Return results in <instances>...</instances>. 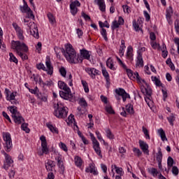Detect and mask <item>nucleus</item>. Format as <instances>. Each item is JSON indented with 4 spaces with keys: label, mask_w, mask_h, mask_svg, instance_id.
<instances>
[{
    "label": "nucleus",
    "mask_w": 179,
    "mask_h": 179,
    "mask_svg": "<svg viewBox=\"0 0 179 179\" xmlns=\"http://www.w3.org/2000/svg\"><path fill=\"white\" fill-rule=\"evenodd\" d=\"M65 50L64 48L62 49V52L70 64H82V57H80L79 54L76 53L72 45L68 44L65 46Z\"/></svg>",
    "instance_id": "nucleus-1"
},
{
    "label": "nucleus",
    "mask_w": 179,
    "mask_h": 179,
    "mask_svg": "<svg viewBox=\"0 0 179 179\" xmlns=\"http://www.w3.org/2000/svg\"><path fill=\"white\" fill-rule=\"evenodd\" d=\"M11 47L13 50H15L17 54L20 57V58H22L23 61L27 59V55L20 52L22 50L24 51V52H27V51H29V48L25 45L24 43H22L19 41H13L11 43Z\"/></svg>",
    "instance_id": "nucleus-2"
},
{
    "label": "nucleus",
    "mask_w": 179,
    "mask_h": 179,
    "mask_svg": "<svg viewBox=\"0 0 179 179\" xmlns=\"http://www.w3.org/2000/svg\"><path fill=\"white\" fill-rule=\"evenodd\" d=\"M58 87L64 91L59 92V96L62 99L64 100H69V101H72L73 100V95L71 92V88L68 87V85L64 83V81H59L58 82Z\"/></svg>",
    "instance_id": "nucleus-3"
},
{
    "label": "nucleus",
    "mask_w": 179,
    "mask_h": 179,
    "mask_svg": "<svg viewBox=\"0 0 179 179\" xmlns=\"http://www.w3.org/2000/svg\"><path fill=\"white\" fill-rule=\"evenodd\" d=\"M139 83H144L145 85H142L141 87V90L143 93V94H144L145 96H146V97L145 98V100L146 101V103L149 102V100H150V97H152V88L150 87V86H149V85L148 84V83H146V81L144 79L141 78L140 80H137Z\"/></svg>",
    "instance_id": "nucleus-4"
},
{
    "label": "nucleus",
    "mask_w": 179,
    "mask_h": 179,
    "mask_svg": "<svg viewBox=\"0 0 179 179\" xmlns=\"http://www.w3.org/2000/svg\"><path fill=\"white\" fill-rule=\"evenodd\" d=\"M2 135L4 141L3 146L6 148V152H10V150H12V148H13L10 134L9 132H3Z\"/></svg>",
    "instance_id": "nucleus-5"
},
{
    "label": "nucleus",
    "mask_w": 179,
    "mask_h": 179,
    "mask_svg": "<svg viewBox=\"0 0 179 179\" xmlns=\"http://www.w3.org/2000/svg\"><path fill=\"white\" fill-rule=\"evenodd\" d=\"M55 108L54 115H55V117L57 118H66V116L68 115L66 108L62 107L57 103L55 106Z\"/></svg>",
    "instance_id": "nucleus-6"
},
{
    "label": "nucleus",
    "mask_w": 179,
    "mask_h": 179,
    "mask_svg": "<svg viewBox=\"0 0 179 179\" xmlns=\"http://www.w3.org/2000/svg\"><path fill=\"white\" fill-rule=\"evenodd\" d=\"M90 136L92 139V143H93V149L94 150L95 152L99 157L103 158V155H101V150L100 149V143L99 141H97V139H96V137H94V135L93 134L90 133Z\"/></svg>",
    "instance_id": "nucleus-7"
},
{
    "label": "nucleus",
    "mask_w": 179,
    "mask_h": 179,
    "mask_svg": "<svg viewBox=\"0 0 179 179\" xmlns=\"http://www.w3.org/2000/svg\"><path fill=\"white\" fill-rule=\"evenodd\" d=\"M28 26L30 33L34 38H38L40 36L38 35V29H37V26L33 22H30L29 24H27Z\"/></svg>",
    "instance_id": "nucleus-8"
},
{
    "label": "nucleus",
    "mask_w": 179,
    "mask_h": 179,
    "mask_svg": "<svg viewBox=\"0 0 179 179\" xmlns=\"http://www.w3.org/2000/svg\"><path fill=\"white\" fill-rule=\"evenodd\" d=\"M3 154L5 156L3 169H4V170H8L10 167V166L13 164V161L12 160V157H10V155L5 152V151H3Z\"/></svg>",
    "instance_id": "nucleus-9"
},
{
    "label": "nucleus",
    "mask_w": 179,
    "mask_h": 179,
    "mask_svg": "<svg viewBox=\"0 0 179 179\" xmlns=\"http://www.w3.org/2000/svg\"><path fill=\"white\" fill-rule=\"evenodd\" d=\"M115 93L117 96H121L122 98L123 101H127V99H131L129 94L125 92V90L122 88H119L115 90Z\"/></svg>",
    "instance_id": "nucleus-10"
},
{
    "label": "nucleus",
    "mask_w": 179,
    "mask_h": 179,
    "mask_svg": "<svg viewBox=\"0 0 179 179\" xmlns=\"http://www.w3.org/2000/svg\"><path fill=\"white\" fill-rule=\"evenodd\" d=\"M80 6V2L76 0L70 4L71 13L75 16L78 13V7Z\"/></svg>",
    "instance_id": "nucleus-11"
},
{
    "label": "nucleus",
    "mask_w": 179,
    "mask_h": 179,
    "mask_svg": "<svg viewBox=\"0 0 179 179\" xmlns=\"http://www.w3.org/2000/svg\"><path fill=\"white\" fill-rule=\"evenodd\" d=\"M13 27L17 33V36L18 38L20 40H24V36H23V31L22 29V28H20V27H19V25H17V24H16V22L13 23Z\"/></svg>",
    "instance_id": "nucleus-12"
},
{
    "label": "nucleus",
    "mask_w": 179,
    "mask_h": 179,
    "mask_svg": "<svg viewBox=\"0 0 179 179\" xmlns=\"http://www.w3.org/2000/svg\"><path fill=\"white\" fill-rule=\"evenodd\" d=\"M126 72L130 79H136V80H141V77L139 76V73L138 72L136 71L134 73V71L129 69H126Z\"/></svg>",
    "instance_id": "nucleus-13"
},
{
    "label": "nucleus",
    "mask_w": 179,
    "mask_h": 179,
    "mask_svg": "<svg viewBox=\"0 0 179 179\" xmlns=\"http://www.w3.org/2000/svg\"><path fill=\"white\" fill-rule=\"evenodd\" d=\"M140 145L141 149L143 150L145 155H148L149 156V145L146 143L145 141L140 140L138 142Z\"/></svg>",
    "instance_id": "nucleus-14"
},
{
    "label": "nucleus",
    "mask_w": 179,
    "mask_h": 179,
    "mask_svg": "<svg viewBox=\"0 0 179 179\" xmlns=\"http://www.w3.org/2000/svg\"><path fill=\"white\" fill-rule=\"evenodd\" d=\"M55 160L57 162V166L60 168L62 174H64L65 171V166H64V162L62 161V157L59 155L55 157Z\"/></svg>",
    "instance_id": "nucleus-15"
},
{
    "label": "nucleus",
    "mask_w": 179,
    "mask_h": 179,
    "mask_svg": "<svg viewBox=\"0 0 179 179\" xmlns=\"http://www.w3.org/2000/svg\"><path fill=\"white\" fill-rule=\"evenodd\" d=\"M86 72L89 73V75H91L92 78L94 79L96 78V75H100L101 72L100 71L94 69V68H87L85 69Z\"/></svg>",
    "instance_id": "nucleus-16"
},
{
    "label": "nucleus",
    "mask_w": 179,
    "mask_h": 179,
    "mask_svg": "<svg viewBox=\"0 0 179 179\" xmlns=\"http://www.w3.org/2000/svg\"><path fill=\"white\" fill-rule=\"evenodd\" d=\"M50 154V148L47 146V144H41V151L38 152V156H44V155Z\"/></svg>",
    "instance_id": "nucleus-17"
},
{
    "label": "nucleus",
    "mask_w": 179,
    "mask_h": 179,
    "mask_svg": "<svg viewBox=\"0 0 179 179\" xmlns=\"http://www.w3.org/2000/svg\"><path fill=\"white\" fill-rule=\"evenodd\" d=\"M12 118L14 120V122H15V124H20L22 122H24V118L22 117V115L20 113L13 116Z\"/></svg>",
    "instance_id": "nucleus-18"
},
{
    "label": "nucleus",
    "mask_w": 179,
    "mask_h": 179,
    "mask_svg": "<svg viewBox=\"0 0 179 179\" xmlns=\"http://www.w3.org/2000/svg\"><path fill=\"white\" fill-rule=\"evenodd\" d=\"M94 3H96L99 6V9L101 12H106V3L104 0H94Z\"/></svg>",
    "instance_id": "nucleus-19"
},
{
    "label": "nucleus",
    "mask_w": 179,
    "mask_h": 179,
    "mask_svg": "<svg viewBox=\"0 0 179 179\" xmlns=\"http://www.w3.org/2000/svg\"><path fill=\"white\" fill-rule=\"evenodd\" d=\"M79 57L82 58V59H90V54H89V51L85 50V49H83V50H80V56H79Z\"/></svg>",
    "instance_id": "nucleus-20"
},
{
    "label": "nucleus",
    "mask_w": 179,
    "mask_h": 179,
    "mask_svg": "<svg viewBox=\"0 0 179 179\" xmlns=\"http://www.w3.org/2000/svg\"><path fill=\"white\" fill-rule=\"evenodd\" d=\"M45 65L48 69L46 71V72H48V75H52L54 68L52 67V65L51 64V61L50 59H47L45 62Z\"/></svg>",
    "instance_id": "nucleus-21"
},
{
    "label": "nucleus",
    "mask_w": 179,
    "mask_h": 179,
    "mask_svg": "<svg viewBox=\"0 0 179 179\" xmlns=\"http://www.w3.org/2000/svg\"><path fill=\"white\" fill-rule=\"evenodd\" d=\"M53 167H55V162L52 160H48V162L45 164V169L47 171H52Z\"/></svg>",
    "instance_id": "nucleus-22"
},
{
    "label": "nucleus",
    "mask_w": 179,
    "mask_h": 179,
    "mask_svg": "<svg viewBox=\"0 0 179 179\" xmlns=\"http://www.w3.org/2000/svg\"><path fill=\"white\" fill-rule=\"evenodd\" d=\"M136 66H143V58L142 57L141 52H138Z\"/></svg>",
    "instance_id": "nucleus-23"
},
{
    "label": "nucleus",
    "mask_w": 179,
    "mask_h": 179,
    "mask_svg": "<svg viewBox=\"0 0 179 179\" xmlns=\"http://www.w3.org/2000/svg\"><path fill=\"white\" fill-rule=\"evenodd\" d=\"M24 1V6H20V10L22 13H27L28 12H31V8L29 7V6L27 5V3L26 2V1Z\"/></svg>",
    "instance_id": "nucleus-24"
},
{
    "label": "nucleus",
    "mask_w": 179,
    "mask_h": 179,
    "mask_svg": "<svg viewBox=\"0 0 179 179\" xmlns=\"http://www.w3.org/2000/svg\"><path fill=\"white\" fill-rule=\"evenodd\" d=\"M102 74L103 75L106 80L107 86H110V76L108 75V72L106 70V68H102Z\"/></svg>",
    "instance_id": "nucleus-25"
},
{
    "label": "nucleus",
    "mask_w": 179,
    "mask_h": 179,
    "mask_svg": "<svg viewBox=\"0 0 179 179\" xmlns=\"http://www.w3.org/2000/svg\"><path fill=\"white\" fill-rule=\"evenodd\" d=\"M5 93L6 94V100H8V101L15 100V97L16 96V95H15V93L12 92L9 96V90H8L7 88H6L5 90Z\"/></svg>",
    "instance_id": "nucleus-26"
},
{
    "label": "nucleus",
    "mask_w": 179,
    "mask_h": 179,
    "mask_svg": "<svg viewBox=\"0 0 179 179\" xmlns=\"http://www.w3.org/2000/svg\"><path fill=\"white\" fill-rule=\"evenodd\" d=\"M8 108L12 114V117H14V115H17L18 114H20V112L17 111V107L15 106H9Z\"/></svg>",
    "instance_id": "nucleus-27"
},
{
    "label": "nucleus",
    "mask_w": 179,
    "mask_h": 179,
    "mask_svg": "<svg viewBox=\"0 0 179 179\" xmlns=\"http://www.w3.org/2000/svg\"><path fill=\"white\" fill-rule=\"evenodd\" d=\"M46 126L50 129V131L52 132V134H58V128L54 127L51 123H46Z\"/></svg>",
    "instance_id": "nucleus-28"
},
{
    "label": "nucleus",
    "mask_w": 179,
    "mask_h": 179,
    "mask_svg": "<svg viewBox=\"0 0 179 179\" xmlns=\"http://www.w3.org/2000/svg\"><path fill=\"white\" fill-rule=\"evenodd\" d=\"M159 136H161L162 141L164 142V141H167V137L166 136V132H164V130H163L162 128L158 129L157 131Z\"/></svg>",
    "instance_id": "nucleus-29"
},
{
    "label": "nucleus",
    "mask_w": 179,
    "mask_h": 179,
    "mask_svg": "<svg viewBox=\"0 0 179 179\" xmlns=\"http://www.w3.org/2000/svg\"><path fill=\"white\" fill-rule=\"evenodd\" d=\"M85 171L86 173H92L94 176H97V174H99V173L96 171V169L93 165H90L89 167L86 168Z\"/></svg>",
    "instance_id": "nucleus-30"
},
{
    "label": "nucleus",
    "mask_w": 179,
    "mask_h": 179,
    "mask_svg": "<svg viewBox=\"0 0 179 179\" xmlns=\"http://www.w3.org/2000/svg\"><path fill=\"white\" fill-rule=\"evenodd\" d=\"M156 159L157 162H162L163 152H162V148H158V153L156 154Z\"/></svg>",
    "instance_id": "nucleus-31"
},
{
    "label": "nucleus",
    "mask_w": 179,
    "mask_h": 179,
    "mask_svg": "<svg viewBox=\"0 0 179 179\" xmlns=\"http://www.w3.org/2000/svg\"><path fill=\"white\" fill-rule=\"evenodd\" d=\"M75 164L77 166V167H82V164L83 163V161L82 160V158L80 157L76 156L74 159Z\"/></svg>",
    "instance_id": "nucleus-32"
},
{
    "label": "nucleus",
    "mask_w": 179,
    "mask_h": 179,
    "mask_svg": "<svg viewBox=\"0 0 179 179\" xmlns=\"http://www.w3.org/2000/svg\"><path fill=\"white\" fill-rule=\"evenodd\" d=\"M47 16L50 24H54L55 23H56L57 21L55 20V17H54V15H52V13H48Z\"/></svg>",
    "instance_id": "nucleus-33"
},
{
    "label": "nucleus",
    "mask_w": 179,
    "mask_h": 179,
    "mask_svg": "<svg viewBox=\"0 0 179 179\" xmlns=\"http://www.w3.org/2000/svg\"><path fill=\"white\" fill-rule=\"evenodd\" d=\"M172 16H173V7L169 6L166 9V19H169V17H171Z\"/></svg>",
    "instance_id": "nucleus-34"
},
{
    "label": "nucleus",
    "mask_w": 179,
    "mask_h": 179,
    "mask_svg": "<svg viewBox=\"0 0 179 179\" xmlns=\"http://www.w3.org/2000/svg\"><path fill=\"white\" fill-rule=\"evenodd\" d=\"M126 110L127 113H129V114H134L135 113V111L134 110V106L130 103L126 106Z\"/></svg>",
    "instance_id": "nucleus-35"
},
{
    "label": "nucleus",
    "mask_w": 179,
    "mask_h": 179,
    "mask_svg": "<svg viewBox=\"0 0 179 179\" xmlns=\"http://www.w3.org/2000/svg\"><path fill=\"white\" fill-rule=\"evenodd\" d=\"M106 65H107L108 68H109L110 69H112V71H115V67H114L113 60L108 59L106 61Z\"/></svg>",
    "instance_id": "nucleus-36"
},
{
    "label": "nucleus",
    "mask_w": 179,
    "mask_h": 179,
    "mask_svg": "<svg viewBox=\"0 0 179 179\" xmlns=\"http://www.w3.org/2000/svg\"><path fill=\"white\" fill-rule=\"evenodd\" d=\"M29 124L27 123H22L21 125V129L22 131H24L26 134H29L30 133V129H29Z\"/></svg>",
    "instance_id": "nucleus-37"
},
{
    "label": "nucleus",
    "mask_w": 179,
    "mask_h": 179,
    "mask_svg": "<svg viewBox=\"0 0 179 179\" xmlns=\"http://www.w3.org/2000/svg\"><path fill=\"white\" fill-rule=\"evenodd\" d=\"M167 120H168L169 122L170 123V125H171L173 127V125H174L173 122H174V121H176V117H174V115L173 113H171V115L168 117Z\"/></svg>",
    "instance_id": "nucleus-38"
},
{
    "label": "nucleus",
    "mask_w": 179,
    "mask_h": 179,
    "mask_svg": "<svg viewBox=\"0 0 179 179\" xmlns=\"http://www.w3.org/2000/svg\"><path fill=\"white\" fill-rule=\"evenodd\" d=\"M81 83L83 86L85 93H89V85H87V82L83 80H81Z\"/></svg>",
    "instance_id": "nucleus-39"
},
{
    "label": "nucleus",
    "mask_w": 179,
    "mask_h": 179,
    "mask_svg": "<svg viewBox=\"0 0 179 179\" xmlns=\"http://www.w3.org/2000/svg\"><path fill=\"white\" fill-rule=\"evenodd\" d=\"M151 79L153 82H155L156 86H162V82L160 81V80H159V78H157V77L152 76Z\"/></svg>",
    "instance_id": "nucleus-40"
},
{
    "label": "nucleus",
    "mask_w": 179,
    "mask_h": 179,
    "mask_svg": "<svg viewBox=\"0 0 179 179\" xmlns=\"http://www.w3.org/2000/svg\"><path fill=\"white\" fill-rule=\"evenodd\" d=\"M106 136L107 138H108V139H114V135L113 134L110 129H107L106 130Z\"/></svg>",
    "instance_id": "nucleus-41"
},
{
    "label": "nucleus",
    "mask_w": 179,
    "mask_h": 179,
    "mask_svg": "<svg viewBox=\"0 0 179 179\" xmlns=\"http://www.w3.org/2000/svg\"><path fill=\"white\" fill-rule=\"evenodd\" d=\"M167 164H168V167H169V169L173 167V164H174V159H173V157H168Z\"/></svg>",
    "instance_id": "nucleus-42"
},
{
    "label": "nucleus",
    "mask_w": 179,
    "mask_h": 179,
    "mask_svg": "<svg viewBox=\"0 0 179 179\" xmlns=\"http://www.w3.org/2000/svg\"><path fill=\"white\" fill-rule=\"evenodd\" d=\"M142 129L145 136V139H150V136L149 135V131H148V129H146L145 127H143Z\"/></svg>",
    "instance_id": "nucleus-43"
},
{
    "label": "nucleus",
    "mask_w": 179,
    "mask_h": 179,
    "mask_svg": "<svg viewBox=\"0 0 179 179\" xmlns=\"http://www.w3.org/2000/svg\"><path fill=\"white\" fill-rule=\"evenodd\" d=\"M120 24L117 20H114L112 23L111 29L112 30H115V29H118L120 27Z\"/></svg>",
    "instance_id": "nucleus-44"
},
{
    "label": "nucleus",
    "mask_w": 179,
    "mask_h": 179,
    "mask_svg": "<svg viewBox=\"0 0 179 179\" xmlns=\"http://www.w3.org/2000/svg\"><path fill=\"white\" fill-rule=\"evenodd\" d=\"M101 34L103 37V38L106 41H107V40H108V38H107V30H106V29H104V28L101 29Z\"/></svg>",
    "instance_id": "nucleus-45"
},
{
    "label": "nucleus",
    "mask_w": 179,
    "mask_h": 179,
    "mask_svg": "<svg viewBox=\"0 0 179 179\" xmlns=\"http://www.w3.org/2000/svg\"><path fill=\"white\" fill-rule=\"evenodd\" d=\"M79 104L83 107H87V102L86 101L85 98H80L79 101Z\"/></svg>",
    "instance_id": "nucleus-46"
},
{
    "label": "nucleus",
    "mask_w": 179,
    "mask_h": 179,
    "mask_svg": "<svg viewBox=\"0 0 179 179\" xmlns=\"http://www.w3.org/2000/svg\"><path fill=\"white\" fill-rule=\"evenodd\" d=\"M59 146L62 150H64V152H68V147H66V145L62 142H60L59 143Z\"/></svg>",
    "instance_id": "nucleus-47"
},
{
    "label": "nucleus",
    "mask_w": 179,
    "mask_h": 179,
    "mask_svg": "<svg viewBox=\"0 0 179 179\" xmlns=\"http://www.w3.org/2000/svg\"><path fill=\"white\" fill-rule=\"evenodd\" d=\"M9 55H10V62H13L15 64H17V59L16 58V57H15V55H13V53L10 52Z\"/></svg>",
    "instance_id": "nucleus-48"
},
{
    "label": "nucleus",
    "mask_w": 179,
    "mask_h": 179,
    "mask_svg": "<svg viewBox=\"0 0 179 179\" xmlns=\"http://www.w3.org/2000/svg\"><path fill=\"white\" fill-rule=\"evenodd\" d=\"M59 73L63 78H65L66 76V69H65V67H61L59 69Z\"/></svg>",
    "instance_id": "nucleus-49"
},
{
    "label": "nucleus",
    "mask_w": 179,
    "mask_h": 179,
    "mask_svg": "<svg viewBox=\"0 0 179 179\" xmlns=\"http://www.w3.org/2000/svg\"><path fill=\"white\" fill-rule=\"evenodd\" d=\"M132 51H134V49L132 47H128L127 48V56L129 57V58L132 57Z\"/></svg>",
    "instance_id": "nucleus-50"
},
{
    "label": "nucleus",
    "mask_w": 179,
    "mask_h": 179,
    "mask_svg": "<svg viewBox=\"0 0 179 179\" xmlns=\"http://www.w3.org/2000/svg\"><path fill=\"white\" fill-rule=\"evenodd\" d=\"M106 110L107 113H108L109 114H115V112L113 109V107H111L110 106H106Z\"/></svg>",
    "instance_id": "nucleus-51"
},
{
    "label": "nucleus",
    "mask_w": 179,
    "mask_h": 179,
    "mask_svg": "<svg viewBox=\"0 0 179 179\" xmlns=\"http://www.w3.org/2000/svg\"><path fill=\"white\" fill-rule=\"evenodd\" d=\"M133 151L134 153H136V156H138V157H139L140 156L142 155V152L141 151V150H139V148H134L133 149Z\"/></svg>",
    "instance_id": "nucleus-52"
},
{
    "label": "nucleus",
    "mask_w": 179,
    "mask_h": 179,
    "mask_svg": "<svg viewBox=\"0 0 179 179\" xmlns=\"http://www.w3.org/2000/svg\"><path fill=\"white\" fill-rule=\"evenodd\" d=\"M37 69H42L43 71H47V69L45 68V66L43 63H40L38 64H36Z\"/></svg>",
    "instance_id": "nucleus-53"
},
{
    "label": "nucleus",
    "mask_w": 179,
    "mask_h": 179,
    "mask_svg": "<svg viewBox=\"0 0 179 179\" xmlns=\"http://www.w3.org/2000/svg\"><path fill=\"white\" fill-rule=\"evenodd\" d=\"M174 24H175L176 31V33H178V34H179V20L178 19L176 20Z\"/></svg>",
    "instance_id": "nucleus-54"
},
{
    "label": "nucleus",
    "mask_w": 179,
    "mask_h": 179,
    "mask_svg": "<svg viewBox=\"0 0 179 179\" xmlns=\"http://www.w3.org/2000/svg\"><path fill=\"white\" fill-rule=\"evenodd\" d=\"M172 173L174 176H178V168L176 166H172Z\"/></svg>",
    "instance_id": "nucleus-55"
},
{
    "label": "nucleus",
    "mask_w": 179,
    "mask_h": 179,
    "mask_svg": "<svg viewBox=\"0 0 179 179\" xmlns=\"http://www.w3.org/2000/svg\"><path fill=\"white\" fill-rule=\"evenodd\" d=\"M38 99H40L42 101H47V96H42L41 94H37Z\"/></svg>",
    "instance_id": "nucleus-56"
},
{
    "label": "nucleus",
    "mask_w": 179,
    "mask_h": 179,
    "mask_svg": "<svg viewBox=\"0 0 179 179\" xmlns=\"http://www.w3.org/2000/svg\"><path fill=\"white\" fill-rule=\"evenodd\" d=\"M123 10L124 13H131V10L129 9V6L127 5L122 6Z\"/></svg>",
    "instance_id": "nucleus-57"
},
{
    "label": "nucleus",
    "mask_w": 179,
    "mask_h": 179,
    "mask_svg": "<svg viewBox=\"0 0 179 179\" xmlns=\"http://www.w3.org/2000/svg\"><path fill=\"white\" fill-rule=\"evenodd\" d=\"M150 173L154 177L159 174V171H157V169L156 168H152L150 170Z\"/></svg>",
    "instance_id": "nucleus-58"
},
{
    "label": "nucleus",
    "mask_w": 179,
    "mask_h": 179,
    "mask_svg": "<svg viewBox=\"0 0 179 179\" xmlns=\"http://www.w3.org/2000/svg\"><path fill=\"white\" fill-rule=\"evenodd\" d=\"M133 26L136 31H139V30H141V27H139V24L136 23V21L133 22Z\"/></svg>",
    "instance_id": "nucleus-59"
},
{
    "label": "nucleus",
    "mask_w": 179,
    "mask_h": 179,
    "mask_svg": "<svg viewBox=\"0 0 179 179\" xmlns=\"http://www.w3.org/2000/svg\"><path fill=\"white\" fill-rule=\"evenodd\" d=\"M144 13V16L145 17V20L146 22H149V20H150V15H149V13H148V11H143Z\"/></svg>",
    "instance_id": "nucleus-60"
},
{
    "label": "nucleus",
    "mask_w": 179,
    "mask_h": 179,
    "mask_svg": "<svg viewBox=\"0 0 179 179\" xmlns=\"http://www.w3.org/2000/svg\"><path fill=\"white\" fill-rule=\"evenodd\" d=\"M28 19H34V14H33V11H28L27 13Z\"/></svg>",
    "instance_id": "nucleus-61"
},
{
    "label": "nucleus",
    "mask_w": 179,
    "mask_h": 179,
    "mask_svg": "<svg viewBox=\"0 0 179 179\" xmlns=\"http://www.w3.org/2000/svg\"><path fill=\"white\" fill-rule=\"evenodd\" d=\"M118 176H124V171L122 170V168H118L117 170H115Z\"/></svg>",
    "instance_id": "nucleus-62"
},
{
    "label": "nucleus",
    "mask_w": 179,
    "mask_h": 179,
    "mask_svg": "<svg viewBox=\"0 0 179 179\" xmlns=\"http://www.w3.org/2000/svg\"><path fill=\"white\" fill-rule=\"evenodd\" d=\"M81 16L85 19V20H90V16L85 13V12L81 13Z\"/></svg>",
    "instance_id": "nucleus-63"
},
{
    "label": "nucleus",
    "mask_w": 179,
    "mask_h": 179,
    "mask_svg": "<svg viewBox=\"0 0 179 179\" xmlns=\"http://www.w3.org/2000/svg\"><path fill=\"white\" fill-rule=\"evenodd\" d=\"M55 176L54 175V173L52 172L48 173L47 179H55Z\"/></svg>",
    "instance_id": "nucleus-64"
}]
</instances>
